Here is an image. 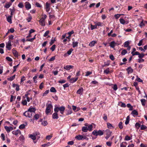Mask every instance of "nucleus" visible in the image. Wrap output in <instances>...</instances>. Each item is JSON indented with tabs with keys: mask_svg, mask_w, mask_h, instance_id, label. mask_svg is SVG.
<instances>
[{
	"mask_svg": "<svg viewBox=\"0 0 147 147\" xmlns=\"http://www.w3.org/2000/svg\"><path fill=\"white\" fill-rule=\"evenodd\" d=\"M28 111H30L31 112V113H33L35 114V112L36 111V109L35 108L32 107L31 108H29Z\"/></svg>",
	"mask_w": 147,
	"mask_h": 147,
	"instance_id": "4be33fe9",
	"label": "nucleus"
},
{
	"mask_svg": "<svg viewBox=\"0 0 147 147\" xmlns=\"http://www.w3.org/2000/svg\"><path fill=\"white\" fill-rule=\"evenodd\" d=\"M121 15L120 14H115V17L116 18V19H117L120 17Z\"/></svg>",
	"mask_w": 147,
	"mask_h": 147,
	"instance_id": "0e129e2a",
	"label": "nucleus"
},
{
	"mask_svg": "<svg viewBox=\"0 0 147 147\" xmlns=\"http://www.w3.org/2000/svg\"><path fill=\"white\" fill-rule=\"evenodd\" d=\"M26 125L24 124H22L19 127V128L20 129H24L25 128Z\"/></svg>",
	"mask_w": 147,
	"mask_h": 147,
	"instance_id": "c03bdc74",
	"label": "nucleus"
},
{
	"mask_svg": "<svg viewBox=\"0 0 147 147\" xmlns=\"http://www.w3.org/2000/svg\"><path fill=\"white\" fill-rule=\"evenodd\" d=\"M138 62L139 63L143 62L144 61V60L142 59H138Z\"/></svg>",
	"mask_w": 147,
	"mask_h": 147,
	"instance_id": "774afa93",
	"label": "nucleus"
},
{
	"mask_svg": "<svg viewBox=\"0 0 147 147\" xmlns=\"http://www.w3.org/2000/svg\"><path fill=\"white\" fill-rule=\"evenodd\" d=\"M126 70L128 74L131 73L133 72V69L130 67H128Z\"/></svg>",
	"mask_w": 147,
	"mask_h": 147,
	"instance_id": "5701e85b",
	"label": "nucleus"
},
{
	"mask_svg": "<svg viewBox=\"0 0 147 147\" xmlns=\"http://www.w3.org/2000/svg\"><path fill=\"white\" fill-rule=\"evenodd\" d=\"M11 5V4L9 3H6L5 6V7L6 8H8Z\"/></svg>",
	"mask_w": 147,
	"mask_h": 147,
	"instance_id": "58836bf2",
	"label": "nucleus"
},
{
	"mask_svg": "<svg viewBox=\"0 0 147 147\" xmlns=\"http://www.w3.org/2000/svg\"><path fill=\"white\" fill-rule=\"evenodd\" d=\"M44 83L43 82H42L39 85V88L40 89H42L43 87Z\"/></svg>",
	"mask_w": 147,
	"mask_h": 147,
	"instance_id": "680f3d73",
	"label": "nucleus"
},
{
	"mask_svg": "<svg viewBox=\"0 0 147 147\" xmlns=\"http://www.w3.org/2000/svg\"><path fill=\"white\" fill-rule=\"evenodd\" d=\"M106 132L107 136H105V138L106 140H107L111 136L112 132L109 129H107L106 130Z\"/></svg>",
	"mask_w": 147,
	"mask_h": 147,
	"instance_id": "6e6552de",
	"label": "nucleus"
},
{
	"mask_svg": "<svg viewBox=\"0 0 147 147\" xmlns=\"http://www.w3.org/2000/svg\"><path fill=\"white\" fill-rule=\"evenodd\" d=\"M18 6L20 8H22L23 6V5L22 3H20L18 5Z\"/></svg>",
	"mask_w": 147,
	"mask_h": 147,
	"instance_id": "864d4df0",
	"label": "nucleus"
},
{
	"mask_svg": "<svg viewBox=\"0 0 147 147\" xmlns=\"http://www.w3.org/2000/svg\"><path fill=\"white\" fill-rule=\"evenodd\" d=\"M131 114L133 115H137L138 113L136 110H134L132 111Z\"/></svg>",
	"mask_w": 147,
	"mask_h": 147,
	"instance_id": "72a5a7b5",
	"label": "nucleus"
},
{
	"mask_svg": "<svg viewBox=\"0 0 147 147\" xmlns=\"http://www.w3.org/2000/svg\"><path fill=\"white\" fill-rule=\"evenodd\" d=\"M34 119L33 118V119H31V121H32V120H34V119L37 120L39 118V116L37 114H34Z\"/></svg>",
	"mask_w": 147,
	"mask_h": 147,
	"instance_id": "cd10ccee",
	"label": "nucleus"
},
{
	"mask_svg": "<svg viewBox=\"0 0 147 147\" xmlns=\"http://www.w3.org/2000/svg\"><path fill=\"white\" fill-rule=\"evenodd\" d=\"M23 115L26 117L32 118L33 116L34 115V113H31L29 111H27L25 112Z\"/></svg>",
	"mask_w": 147,
	"mask_h": 147,
	"instance_id": "20e7f679",
	"label": "nucleus"
},
{
	"mask_svg": "<svg viewBox=\"0 0 147 147\" xmlns=\"http://www.w3.org/2000/svg\"><path fill=\"white\" fill-rule=\"evenodd\" d=\"M125 140H131V138L128 136H125Z\"/></svg>",
	"mask_w": 147,
	"mask_h": 147,
	"instance_id": "5fc2aeb1",
	"label": "nucleus"
},
{
	"mask_svg": "<svg viewBox=\"0 0 147 147\" xmlns=\"http://www.w3.org/2000/svg\"><path fill=\"white\" fill-rule=\"evenodd\" d=\"M56 41L55 38H54V39H51V42L50 43V44L51 45H52L54 43V42Z\"/></svg>",
	"mask_w": 147,
	"mask_h": 147,
	"instance_id": "13d9d810",
	"label": "nucleus"
},
{
	"mask_svg": "<svg viewBox=\"0 0 147 147\" xmlns=\"http://www.w3.org/2000/svg\"><path fill=\"white\" fill-rule=\"evenodd\" d=\"M16 75H14L12 76H11L9 78H7V80L9 81H11L13 80L15 78Z\"/></svg>",
	"mask_w": 147,
	"mask_h": 147,
	"instance_id": "bb28decb",
	"label": "nucleus"
},
{
	"mask_svg": "<svg viewBox=\"0 0 147 147\" xmlns=\"http://www.w3.org/2000/svg\"><path fill=\"white\" fill-rule=\"evenodd\" d=\"M47 18V16L44 15L43 17L40 20L39 22L40 24L42 26L45 25V20Z\"/></svg>",
	"mask_w": 147,
	"mask_h": 147,
	"instance_id": "39448f33",
	"label": "nucleus"
},
{
	"mask_svg": "<svg viewBox=\"0 0 147 147\" xmlns=\"http://www.w3.org/2000/svg\"><path fill=\"white\" fill-rule=\"evenodd\" d=\"M116 44L115 42L113 41L110 42V46L111 47L113 48L115 46V45Z\"/></svg>",
	"mask_w": 147,
	"mask_h": 147,
	"instance_id": "b1692460",
	"label": "nucleus"
},
{
	"mask_svg": "<svg viewBox=\"0 0 147 147\" xmlns=\"http://www.w3.org/2000/svg\"><path fill=\"white\" fill-rule=\"evenodd\" d=\"M52 144L51 143L49 142H48L47 144H44L42 145V146L43 147H47L49 146L51 144Z\"/></svg>",
	"mask_w": 147,
	"mask_h": 147,
	"instance_id": "a878e982",
	"label": "nucleus"
},
{
	"mask_svg": "<svg viewBox=\"0 0 147 147\" xmlns=\"http://www.w3.org/2000/svg\"><path fill=\"white\" fill-rule=\"evenodd\" d=\"M126 142H123L120 144V147H126Z\"/></svg>",
	"mask_w": 147,
	"mask_h": 147,
	"instance_id": "2f4dec72",
	"label": "nucleus"
},
{
	"mask_svg": "<svg viewBox=\"0 0 147 147\" xmlns=\"http://www.w3.org/2000/svg\"><path fill=\"white\" fill-rule=\"evenodd\" d=\"M141 101L142 103V104L143 106H145V102L146 101V100L144 99H142L141 100Z\"/></svg>",
	"mask_w": 147,
	"mask_h": 147,
	"instance_id": "f704fd0d",
	"label": "nucleus"
},
{
	"mask_svg": "<svg viewBox=\"0 0 147 147\" xmlns=\"http://www.w3.org/2000/svg\"><path fill=\"white\" fill-rule=\"evenodd\" d=\"M49 92V90H46L44 93L42 94L43 96H45L47 95V94H48Z\"/></svg>",
	"mask_w": 147,
	"mask_h": 147,
	"instance_id": "09e8293b",
	"label": "nucleus"
},
{
	"mask_svg": "<svg viewBox=\"0 0 147 147\" xmlns=\"http://www.w3.org/2000/svg\"><path fill=\"white\" fill-rule=\"evenodd\" d=\"M127 53V51L125 49L123 50L121 52V54L122 55H124Z\"/></svg>",
	"mask_w": 147,
	"mask_h": 147,
	"instance_id": "4c0bfd02",
	"label": "nucleus"
},
{
	"mask_svg": "<svg viewBox=\"0 0 147 147\" xmlns=\"http://www.w3.org/2000/svg\"><path fill=\"white\" fill-rule=\"evenodd\" d=\"M83 91V89L82 88H81L79 89L77 91L76 93L77 94H81L82 93Z\"/></svg>",
	"mask_w": 147,
	"mask_h": 147,
	"instance_id": "412c9836",
	"label": "nucleus"
},
{
	"mask_svg": "<svg viewBox=\"0 0 147 147\" xmlns=\"http://www.w3.org/2000/svg\"><path fill=\"white\" fill-rule=\"evenodd\" d=\"M12 16H8L7 18V20L8 22H9L10 24H11L12 23L11 20V18L12 17Z\"/></svg>",
	"mask_w": 147,
	"mask_h": 147,
	"instance_id": "a211bd4d",
	"label": "nucleus"
},
{
	"mask_svg": "<svg viewBox=\"0 0 147 147\" xmlns=\"http://www.w3.org/2000/svg\"><path fill=\"white\" fill-rule=\"evenodd\" d=\"M66 82V81L64 80H60L58 81V82L61 84L64 83Z\"/></svg>",
	"mask_w": 147,
	"mask_h": 147,
	"instance_id": "bf43d9fd",
	"label": "nucleus"
},
{
	"mask_svg": "<svg viewBox=\"0 0 147 147\" xmlns=\"http://www.w3.org/2000/svg\"><path fill=\"white\" fill-rule=\"evenodd\" d=\"M58 112H55L52 115V117L53 119H58L59 118L57 114Z\"/></svg>",
	"mask_w": 147,
	"mask_h": 147,
	"instance_id": "2eb2a0df",
	"label": "nucleus"
},
{
	"mask_svg": "<svg viewBox=\"0 0 147 147\" xmlns=\"http://www.w3.org/2000/svg\"><path fill=\"white\" fill-rule=\"evenodd\" d=\"M12 51L14 56L16 57H18L19 55L18 52L14 49H13Z\"/></svg>",
	"mask_w": 147,
	"mask_h": 147,
	"instance_id": "ddd939ff",
	"label": "nucleus"
},
{
	"mask_svg": "<svg viewBox=\"0 0 147 147\" xmlns=\"http://www.w3.org/2000/svg\"><path fill=\"white\" fill-rule=\"evenodd\" d=\"M6 46H11V41L10 40H9L7 44H6Z\"/></svg>",
	"mask_w": 147,
	"mask_h": 147,
	"instance_id": "4d7b16f0",
	"label": "nucleus"
},
{
	"mask_svg": "<svg viewBox=\"0 0 147 147\" xmlns=\"http://www.w3.org/2000/svg\"><path fill=\"white\" fill-rule=\"evenodd\" d=\"M38 135H39V132H37L34 134L30 135L29 136V137L30 138L33 140H34L36 139V136Z\"/></svg>",
	"mask_w": 147,
	"mask_h": 147,
	"instance_id": "9d476101",
	"label": "nucleus"
},
{
	"mask_svg": "<svg viewBox=\"0 0 147 147\" xmlns=\"http://www.w3.org/2000/svg\"><path fill=\"white\" fill-rule=\"evenodd\" d=\"M143 40L142 39H141L139 41V43L138 44V46H140L142 45Z\"/></svg>",
	"mask_w": 147,
	"mask_h": 147,
	"instance_id": "3c124183",
	"label": "nucleus"
},
{
	"mask_svg": "<svg viewBox=\"0 0 147 147\" xmlns=\"http://www.w3.org/2000/svg\"><path fill=\"white\" fill-rule=\"evenodd\" d=\"M122 124V122H120L119 124V127L121 129H122L123 128V126Z\"/></svg>",
	"mask_w": 147,
	"mask_h": 147,
	"instance_id": "79ce46f5",
	"label": "nucleus"
},
{
	"mask_svg": "<svg viewBox=\"0 0 147 147\" xmlns=\"http://www.w3.org/2000/svg\"><path fill=\"white\" fill-rule=\"evenodd\" d=\"M120 23L123 24H125V21L123 18H120L119 20Z\"/></svg>",
	"mask_w": 147,
	"mask_h": 147,
	"instance_id": "c756f323",
	"label": "nucleus"
},
{
	"mask_svg": "<svg viewBox=\"0 0 147 147\" xmlns=\"http://www.w3.org/2000/svg\"><path fill=\"white\" fill-rule=\"evenodd\" d=\"M92 134L94 136H101L103 135V132L101 130L97 131L94 130L92 132Z\"/></svg>",
	"mask_w": 147,
	"mask_h": 147,
	"instance_id": "7ed1b4c3",
	"label": "nucleus"
},
{
	"mask_svg": "<svg viewBox=\"0 0 147 147\" xmlns=\"http://www.w3.org/2000/svg\"><path fill=\"white\" fill-rule=\"evenodd\" d=\"M55 47H56V45H54L50 48V49H51L52 50V51H53L55 50Z\"/></svg>",
	"mask_w": 147,
	"mask_h": 147,
	"instance_id": "a19ab883",
	"label": "nucleus"
},
{
	"mask_svg": "<svg viewBox=\"0 0 147 147\" xmlns=\"http://www.w3.org/2000/svg\"><path fill=\"white\" fill-rule=\"evenodd\" d=\"M75 138L78 140H83L86 139V136L83 135H79L75 137Z\"/></svg>",
	"mask_w": 147,
	"mask_h": 147,
	"instance_id": "0eeeda50",
	"label": "nucleus"
},
{
	"mask_svg": "<svg viewBox=\"0 0 147 147\" xmlns=\"http://www.w3.org/2000/svg\"><path fill=\"white\" fill-rule=\"evenodd\" d=\"M48 124L47 122L46 121H44L42 122V125L44 126H46Z\"/></svg>",
	"mask_w": 147,
	"mask_h": 147,
	"instance_id": "8fccbe9b",
	"label": "nucleus"
},
{
	"mask_svg": "<svg viewBox=\"0 0 147 147\" xmlns=\"http://www.w3.org/2000/svg\"><path fill=\"white\" fill-rule=\"evenodd\" d=\"M144 54L143 53L141 54L139 53V55H138V57L139 58H142L144 57Z\"/></svg>",
	"mask_w": 147,
	"mask_h": 147,
	"instance_id": "a18cd8bd",
	"label": "nucleus"
},
{
	"mask_svg": "<svg viewBox=\"0 0 147 147\" xmlns=\"http://www.w3.org/2000/svg\"><path fill=\"white\" fill-rule=\"evenodd\" d=\"M78 42H73L72 43L73 47L74 48L76 47H77L78 46Z\"/></svg>",
	"mask_w": 147,
	"mask_h": 147,
	"instance_id": "393cba45",
	"label": "nucleus"
},
{
	"mask_svg": "<svg viewBox=\"0 0 147 147\" xmlns=\"http://www.w3.org/2000/svg\"><path fill=\"white\" fill-rule=\"evenodd\" d=\"M107 127L109 128H111V127H113L112 125L109 123H107Z\"/></svg>",
	"mask_w": 147,
	"mask_h": 147,
	"instance_id": "052dcab7",
	"label": "nucleus"
},
{
	"mask_svg": "<svg viewBox=\"0 0 147 147\" xmlns=\"http://www.w3.org/2000/svg\"><path fill=\"white\" fill-rule=\"evenodd\" d=\"M74 66L71 65H67L64 67V68L67 70H69L71 69H73Z\"/></svg>",
	"mask_w": 147,
	"mask_h": 147,
	"instance_id": "f8f14e48",
	"label": "nucleus"
},
{
	"mask_svg": "<svg viewBox=\"0 0 147 147\" xmlns=\"http://www.w3.org/2000/svg\"><path fill=\"white\" fill-rule=\"evenodd\" d=\"M1 139L3 141H4L5 140V135L4 134L2 133L1 134Z\"/></svg>",
	"mask_w": 147,
	"mask_h": 147,
	"instance_id": "37998d69",
	"label": "nucleus"
},
{
	"mask_svg": "<svg viewBox=\"0 0 147 147\" xmlns=\"http://www.w3.org/2000/svg\"><path fill=\"white\" fill-rule=\"evenodd\" d=\"M4 128L7 133L11 131L13 129V128L11 126L8 127L5 126Z\"/></svg>",
	"mask_w": 147,
	"mask_h": 147,
	"instance_id": "1a4fd4ad",
	"label": "nucleus"
},
{
	"mask_svg": "<svg viewBox=\"0 0 147 147\" xmlns=\"http://www.w3.org/2000/svg\"><path fill=\"white\" fill-rule=\"evenodd\" d=\"M12 133L13 134L17 136L18 134H21V132L20 130L19 129H18L16 130L13 131L12 132Z\"/></svg>",
	"mask_w": 147,
	"mask_h": 147,
	"instance_id": "9b49d317",
	"label": "nucleus"
},
{
	"mask_svg": "<svg viewBox=\"0 0 147 147\" xmlns=\"http://www.w3.org/2000/svg\"><path fill=\"white\" fill-rule=\"evenodd\" d=\"M90 26L91 29V30H92L95 29H96L97 27L96 24L94 25H93L92 24H91Z\"/></svg>",
	"mask_w": 147,
	"mask_h": 147,
	"instance_id": "473e14b6",
	"label": "nucleus"
},
{
	"mask_svg": "<svg viewBox=\"0 0 147 147\" xmlns=\"http://www.w3.org/2000/svg\"><path fill=\"white\" fill-rule=\"evenodd\" d=\"M136 80L138 81L139 82H142L143 81L140 78H138V76H137V78Z\"/></svg>",
	"mask_w": 147,
	"mask_h": 147,
	"instance_id": "603ef678",
	"label": "nucleus"
},
{
	"mask_svg": "<svg viewBox=\"0 0 147 147\" xmlns=\"http://www.w3.org/2000/svg\"><path fill=\"white\" fill-rule=\"evenodd\" d=\"M49 33V30H47L45 32L43 36L44 37H46V36H47L48 35V34Z\"/></svg>",
	"mask_w": 147,
	"mask_h": 147,
	"instance_id": "e2e57ef3",
	"label": "nucleus"
},
{
	"mask_svg": "<svg viewBox=\"0 0 147 147\" xmlns=\"http://www.w3.org/2000/svg\"><path fill=\"white\" fill-rule=\"evenodd\" d=\"M50 4L48 2H47L46 4V11L47 12H48L50 9Z\"/></svg>",
	"mask_w": 147,
	"mask_h": 147,
	"instance_id": "4468645a",
	"label": "nucleus"
},
{
	"mask_svg": "<svg viewBox=\"0 0 147 147\" xmlns=\"http://www.w3.org/2000/svg\"><path fill=\"white\" fill-rule=\"evenodd\" d=\"M129 119L130 117L129 116H128L127 117L126 119L125 122V123L126 125H127L129 123Z\"/></svg>",
	"mask_w": 147,
	"mask_h": 147,
	"instance_id": "c85d7f7f",
	"label": "nucleus"
},
{
	"mask_svg": "<svg viewBox=\"0 0 147 147\" xmlns=\"http://www.w3.org/2000/svg\"><path fill=\"white\" fill-rule=\"evenodd\" d=\"M144 26V24L143 22V21L142 22L139 24V26L141 28H142V27Z\"/></svg>",
	"mask_w": 147,
	"mask_h": 147,
	"instance_id": "69168bd1",
	"label": "nucleus"
},
{
	"mask_svg": "<svg viewBox=\"0 0 147 147\" xmlns=\"http://www.w3.org/2000/svg\"><path fill=\"white\" fill-rule=\"evenodd\" d=\"M10 11H11V16H13V15L15 13L16 11V9L14 8H13L12 9L10 8L9 9Z\"/></svg>",
	"mask_w": 147,
	"mask_h": 147,
	"instance_id": "aec40b11",
	"label": "nucleus"
},
{
	"mask_svg": "<svg viewBox=\"0 0 147 147\" xmlns=\"http://www.w3.org/2000/svg\"><path fill=\"white\" fill-rule=\"evenodd\" d=\"M73 50L72 49H70L69 50H68L67 52V54L68 55H70L71 54V52Z\"/></svg>",
	"mask_w": 147,
	"mask_h": 147,
	"instance_id": "49530a36",
	"label": "nucleus"
},
{
	"mask_svg": "<svg viewBox=\"0 0 147 147\" xmlns=\"http://www.w3.org/2000/svg\"><path fill=\"white\" fill-rule=\"evenodd\" d=\"M129 44V43L128 41H126L124 43V47H127L128 46Z\"/></svg>",
	"mask_w": 147,
	"mask_h": 147,
	"instance_id": "ea45409f",
	"label": "nucleus"
},
{
	"mask_svg": "<svg viewBox=\"0 0 147 147\" xmlns=\"http://www.w3.org/2000/svg\"><path fill=\"white\" fill-rule=\"evenodd\" d=\"M92 73V72L91 71H88L86 73V74L85 76H88L90 75Z\"/></svg>",
	"mask_w": 147,
	"mask_h": 147,
	"instance_id": "de8ad7c7",
	"label": "nucleus"
},
{
	"mask_svg": "<svg viewBox=\"0 0 147 147\" xmlns=\"http://www.w3.org/2000/svg\"><path fill=\"white\" fill-rule=\"evenodd\" d=\"M147 128V127L146 126L143 125H142L141 126L140 129L141 130H145Z\"/></svg>",
	"mask_w": 147,
	"mask_h": 147,
	"instance_id": "c9c22d12",
	"label": "nucleus"
},
{
	"mask_svg": "<svg viewBox=\"0 0 147 147\" xmlns=\"http://www.w3.org/2000/svg\"><path fill=\"white\" fill-rule=\"evenodd\" d=\"M50 91L51 92H56L57 91L55 89L54 87H52L50 89Z\"/></svg>",
	"mask_w": 147,
	"mask_h": 147,
	"instance_id": "7c9ffc66",
	"label": "nucleus"
},
{
	"mask_svg": "<svg viewBox=\"0 0 147 147\" xmlns=\"http://www.w3.org/2000/svg\"><path fill=\"white\" fill-rule=\"evenodd\" d=\"M46 106L47 107L45 110V113L47 114L51 112V109L52 108L53 106L51 104H47Z\"/></svg>",
	"mask_w": 147,
	"mask_h": 147,
	"instance_id": "423d86ee",
	"label": "nucleus"
},
{
	"mask_svg": "<svg viewBox=\"0 0 147 147\" xmlns=\"http://www.w3.org/2000/svg\"><path fill=\"white\" fill-rule=\"evenodd\" d=\"M65 107L63 106H62L60 107H58L57 106H55V108L54 109V111L55 112H58L59 111L60 113L61 114H63L65 110Z\"/></svg>",
	"mask_w": 147,
	"mask_h": 147,
	"instance_id": "f257e3e1",
	"label": "nucleus"
},
{
	"mask_svg": "<svg viewBox=\"0 0 147 147\" xmlns=\"http://www.w3.org/2000/svg\"><path fill=\"white\" fill-rule=\"evenodd\" d=\"M25 7L27 9H29L31 8V5L28 2H27L26 3Z\"/></svg>",
	"mask_w": 147,
	"mask_h": 147,
	"instance_id": "dca6fc26",
	"label": "nucleus"
},
{
	"mask_svg": "<svg viewBox=\"0 0 147 147\" xmlns=\"http://www.w3.org/2000/svg\"><path fill=\"white\" fill-rule=\"evenodd\" d=\"M141 127L140 124L139 123H137L135 124V127L137 129H138Z\"/></svg>",
	"mask_w": 147,
	"mask_h": 147,
	"instance_id": "e433bc0d",
	"label": "nucleus"
},
{
	"mask_svg": "<svg viewBox=\"0 0 147 147\" xmlns=\"http://www.w3.org/2000/svg\"><path fill=\"white\" fill-rule=\"evenodd\" d=\"M6 59L7 60H8V61H10V62H11L12 61V59L11 58H10L9 57H6Z\"/></svg>",
	"mask_w": 147,
	"mask_h": 147,
	"instance_id": "6e6d98bb",
	"label": "nucleus"
},
{
	"mask_svg": "<svg viewBox=\"0 0 147 147\" xmlns=\"http://www.w3.org/2000/svg\"><path fill=\"white\" fill-rule=\"evenodd\" d=\"M78 78H73L69 80V82L71 83H74L77 81L78 79Z\"/></svg>",
	"mask_w": 147,
	"mask_h": 147,
	"instance_id": "f3484780",
	"label": "nucleus"
},
{
	"mask_svg": "<svg viewBox=\"0 0 147 147\" xmlns=\"http://www.w3.org/2000/svg\"><path fill=\"white\" fill-rule=\"evenodd\" d=\"M92 124H94V123H92L91 124L89 125L88 127L85 126L82 127V131L84 132H87L88 130L90 131H91L93 128Z\"/></svg>",
	"mask_w": 147,
	"mask_h": 147,
	"instance_id": "f03ea898",
	"label": "nucleus"
},
{
	"mask_svg": "<svg viewBox=\"0 0 147 147\" xmlns=\"http://www.w3.org/2000/svg\"><path fill=\"white\" fill-rule=\"evenodd\" d=\"M96 42L95 41H92L89 44V46L91 47H92L94 46L95 44L96 43Z\"/></svg>",
	"mask_w": 147,
	"mask_h": 147,
	"instance_id": "6ab92c4d",
	"label": "nucleus"
},
{
	"mask_svg": "<svg viewBox=\"0 0 147 147\" xmlns=\"http://www.w3.org/2000/svg\"><path fill=\"white\" fill-rule=\"evenodd\" d=\"M52 136L50 135H48L46 136V139L47 140H49L52 138Z\"/></svg>",
	"mask_w": 147,
	"mask_h": 147,
	"instance_id": "338daca9",
	"label": "nucleus"
}]
</instances>
